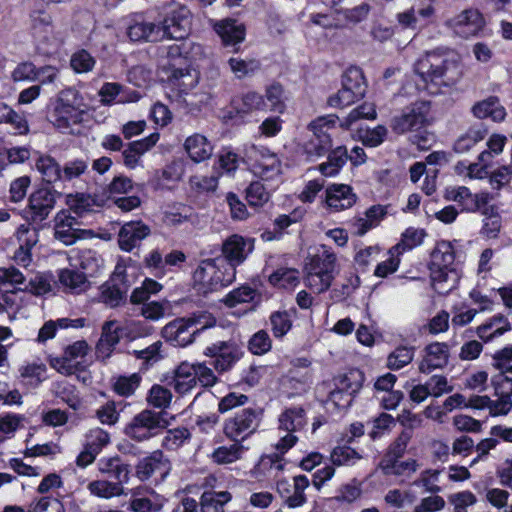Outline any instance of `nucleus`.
<instances>
[{"label": "nucleus", "mask_w": 512, "mask_h": 512, "mask_svg": "<svg viewBox=\"0 0 512 512\" xmlns=\"http://www.w3.org/2000/svg\"><path fill=\"white\" fill-rule=\"evenodd\" d=\"M414 72L428 86L436 91L441 87H452L462 78L459 60L442 51H431L417 59Z\"/></svg>", "instance_id": "nucleus-1"}, {"label": "nucleus", "mask_w": 512, "mask_h": 512, "mask_svg": "<svg viewBox=\"0 0 512 512\" xmlns=\"http://www.w3.org/2000/svg\"><path fill=\"white\" fill-rule=\"evenodd\" d=\"M88 111L81 93L74 88H66L58 93L53 110L54 125L60 130H66L71 125L83 122Z\"/></svg>", "instance_id": "nucleus-2"}, {"label": "nucleus", "mask_w": 512, "mask_h": 512, "mask_svg": "<svg viewBox=\"0 0 512 512\" xmlns=\"http://www.w3.org/2000/svg\"><path fill=\"white\" fill-rule=\"evenodd\" d=\"M335 263L336 256L327 250L309 257L304 266L306 286L317 294L327 291L334 279Z\"/></svg>", "instance_id": "nucleus-3"}, {"label": "nucleus", "mask_w": 512, "mask_h": 512, "mask_svg": "<svg viewBox=\"0 0 512 512\" xmlns=\"http://www.w3.org/2000/svg\"><path fill=\"white\" fill-rule=\"evenodd\" d=\"M167 426L168 421L162 412L145 409L132 418L124 432L132 440L141 442L156 436Z\"/></svg>", "instance_id": "nucleus-4"}, {"label": "nucleus", "mask_w": 512, "mask_h": 512, "mask_svg": "<svg viewBox=\"0 0 512 512\" xmlns=\"http://www.w3.org/2000/svg\"><path fill=\"white\" fill-rule=\"evenodd\" d=\"M337 120V116L328 115L317 118L309 125L311 135L303 144L304 153L309 161L325 155L331 149V137L324 127H333Z\"/></svg>", "instance_id": "nucleus-5"}, {"label": "nucleus", "mask_w": 512, "mask_h": 512, "mask_svg": "<svg viewBox=\"0 0 512 512\" xmlns=\"http://www.w3.org/2000/svg\"><path fill=\"white\" fill-rule=\"evenodd\" d=\"M235 276L236 269L233 266L221 270L214 259L203 260L194 272V280L202 285L204 293L228 286L235 280Z\"/></svg>", "instance_id": "nucleus-6"}, {"label": "nucleus", "mask_w": 512, "mask_h": 512, "mask_svg": "<svg viewBox=\"0 0 512 512\" xmlns=\"http://www.w3.org/2000/svg\"><path fill=\"white\" fill-rule=\"evenodd\" d=\"M430 106L425 101H417L391 119L390 127L398 135L419 132L428 126Z\"/></svg>", "instance_id": "nucleus-7"}, {"label": "nucleus", "mask_w": 512, "mask_h": 512, "mask_svg": "<svg viewBox=\"0 0 512 512\" xmlns=\"http://www.w3.org/2000/svg\"><path fill=\"white\" fill-rule=\"evenodd\" d=\"M130 287L125 270L116 267L109 280L100 286L99 301L110 308L119 307L127 302Z\"/></svg>", "instance_id": "nucleus-8"}, {"label": "nucleus", "mask_w": 512, "mask_h": 512, "mask_svg": "<svg viewBox=\"0 0 512 512\" xmlns=\"http://www.w3.org/2000/svg\"><path fill=\"white\" fill-rule=\"evenodd\" d=\"M260 421V413L246 408L225 420L223 432L231 440L239 442L256 431Z\"/></svg>", "instance_id": "nucleus-9"}, {"label": "nucleus", "mask_w": 512, "mask_h": 512, "mask_svg": "<svg viewBox=\"0 0 512 512\" xmlns=\"http://www.w3.org/2000/svg\"><path fill=\"white\" fill-rule=\"evenodd\" d=\"M61 195L49 187H41L31 193L28 199L29 219L34 223H41L47 219Z\"/></svg>", "instance_id": "nucleus-10"}, {"label": "nucleus", "mask_w": 512, "mask_h": 512, "mask_svg": "<svg viewBox=\"0 0 512 512\" xmlns=\"http://www.w3.org/2000/svg\"><path fill=\"white\" fill-rule=\"evenodd\" d=\"M212 358L209 365L219 373L228 371L240 359L241 352L238 345L232 341H220L208 346L204 352Z\"/></svg>", "instance_id": "nucleus-11"}, {"label": "nucleus", "mask_w": 512, "mask_h": 512, "mask_svg": "<svg viewBox=\"0 0 512 512\" xmlns=\"http://www.w3.org/2000/svg\"><path fill=\"white\" fill-rule=\"evenodd\" d=\"M191 19L190 10L185 6L177 5L164 19L161 27L162 35L166 34L175 40L185 39L190 33Z\"/></svg>", "instance_id": "nucleus-12"}, {"label": "nucleus", "mask_w": 512, "mask_h": 512, "mask_svg": "<svg viewBox=\"0 0 512 512\" xmlns=\"http://www.w3.org/2000/svg\"><path fill=\"white\" fill-rule=\"evenodd\" d=\"M177 60L176 63H165L162 66L167 81L183 90L193 88L198 82L197 72L191 68L189 60Z\"/></svg>", "instance_id": "nucleus-13"}, {"label": "nucleus", "mask_w": 512, "mask_h": 512, "mask_svg": "<svg viewBox=\"0 0 512 512\" xmlns=\"http://www.w3.org/2000/svg\"><path fill=\"white\" fill-rule=\"evenodd\" d=\"M75 217L71 216L69 211L61 210L55 217L54 236L65 245H72L77 239H80L89 231L79 229Z\"/></svg>", "instance_id": "nucleus-14"}, {"label": "nucleus", "mask_w": 512, "mask_h": 512, "mask_svg": "<svg viewBox=\"0 0 512 512\" xmlns=\"http://www.w3.org/2000/svg\"><path fill=\"white\" fill-rule=\"evenodd\" d=\"M446 25L459 36L467 38L476 35L482 29L484 20L477 10L468 9L448 19Z\"/></svg>", "instance_id": "nucleus-15"}, {"label": "nucleus", "mask_w": 512, "mask_h": 512, "mask_svg": "<svg viewBox=\"0 0 512 512\" xmlns=\"http://www.w3.org/2000/svg\"><path fill=\"white\" fill-rule=\"evenodd\" d=\"M170 469L169 460L162 451L156 450L138 462L136 465V476L141 481L148 480L155 473H159L161 478H164Z\"/></svg>", "instance_id": "nucleus-16"}, {"label": "nucleus", "mask_w": 512, "mask_h": 512, "mask_svg": "<svg viewBox=\"0 0 512 512\" xmlns=\"http://www.w3.org/2000/svg\"><path fill=\"white\" fill-rule=\"evenodd\" d=\"M425 355L419 364L421 373H430L435 369H442L449 362V347L445 343L435 342L424 349Z\"/></svg>", "instance_id": "nucleus-17"}, {"label": "nucleus", "mask_w": 512, "mask_h": 512, "mask_svg": "<svg viewBox=\"0 0 512 512\" xmlns=\"http://www.w3.org/2000/svg\"><path fill=\"white\" fill-rule=\"evenodd\" d=\"M150 234V228L141 221L125 223L119 231L118 243L123 251L130 252Z\"/></svg>", "instance_id": "nucleus-18"}, {"label": "nucleus", "mask_w": 512, "mask_h": 512, "mask_svg": "<svg viewBox=\"0 0 512 512\" xmlns=\"http://www.w3.org/2000/svg\"><path fill=\"white\" fill-rule=\"evenodd\" d=\"M164 333L171 341L184 347L193 342L194 336L199 333V329L194 328L193 322L188 317L178 318L164 327Z\"/></svg>", "instance_id": "nucleus-19"}, {"label": "nucleus", "mask_w": 512, "mask_h": 512, "mask_svg": "<svg viewBox=\"0 0 512 512\" xmlns=\"http://www.w3.org/2000/svg\"><path fill=\"white\" fill-rule=\"evenodd\" d=\"M309 486V480L304 475H298L293 478V492L290 493L288 481L281 480L277 483V489L286 504L291 508L302 506L306 502L305 489Z\"/></svg>", "instance_id": "nucleus-20"}, {"label": "nucleus", "mask_w": 512, "mask_h": 512, "mask_svg": "<svg viewBox=\"0 0 512 512\" xmlns=\"http://www.w3.org/2000/svg\"><path fill=\"white\" fill-rule=\"evenodd\" d=\"M326 204L334 211H341L352 207L356 202V195L352 188L345 184H333L326 189Z\"/></svg>", "instance_id": "nucleus-21"}, {"label": "nucleus", "mask_w": 512, "mask_h": 512, "mask_svg": "<svg viewBox=\"0 0 512 512\" xmlns=\"http://www.w3.org/2000/svg\"><path fill=\"white\" fill-rule=\"evenodd\" d=\"M429 269L432 286L437 293L445 295L456 287L460 275L455 267Z\"/></svg>", "instance_id": "nucleus-22"}, {"label": "nucleus", "mask_w": 512, "mask_h": 512, "mask_svg": "<svg viewBox=\"0 0 512 512\" xmlns=\"http://www.w3.org/2000/svg\"><path fill=\"white\" fill-rule=\"evenodd\" d=\"M251 248L246 251L245 239L237 234L228 237L222 244V254L228 261V266H236L241 264L247 257Z\"/></svg>", "instance_id": "nucleus-23"}, {"label": "nucleus", "mask_w": 512, "mask_h": 512, "mask_svg": "<svg viewBox=\"0 0 512 512\" xmlns=\"http://www.w3.org/2000/svg\"><path fill=\"white\" fill-rule=\"evenodd\" d=\"M471 112L478 119L491 118L495 122L504 120L506 116L505 108L500 104L496 96H489L475 103L471 108Z\"/></svg>", "instance_id": "nucleus-24"}, {"label": "nucleus", "mask_w": 512, "mask_h": 512, "mask_svg": "<svg viewBox=\"0 0 512 512\" xmlns=\"http://www.w3.org/2000/svg\"><path fill=\"white\" fill-rule=\"evenodd\" d=\"M170 385L179 394H186L197 385L195 368L193 364L181 363L175 370Z\"/></svg>", "instance_id": "nucleus-25"}, {"label": "nucleus", "mask_w": 512, "mask_h": 512, "mask_svg": "<svg viewBox=\"0 0 512 512\" xmlns=\"http://www.w3.org/2000/svg\"><path fill=\"white\" fill-rule=\"evenodd\" d=\"M99 471L107 476V480L119 482L121 486L129 479V465L123 463L119 457H112L99 462Z\"/></svg>", "instance_id": "nucleus-26"}, {"label": "nucleus", "mask_w": 512, "mask_h": 512, "mask_svg": "<svg viewBox=\"0 0 512 512\" xmlns=\"http://www.w3.org/2000/svg\"><path fill=\"white\" fill-rule=\"evenodd\" d=\"M127 35L133 42H156L162 37V29L152 22H135L128 27Z\"/></svg>", "instance_id": "nucleus-27"}, {"label": "nucleus", "mask_w": 512, "mask_h": 512, "mask_svg": "<svg viewBox=\"0 0 512 512\" xmlns=\"http://www.w3.org/2000/svg\"><path fill=\"white\" fill-rule=\"evenodd\" d=\"M364 380V373L361 370L350 369L345 373L335 376L333 383L334 386L341 391L347 392L353 398L362 388Z\"/></svg>", "instance_id": "nucleus-28"}, {"label": "nucleus", "mask_w": 512, "mask_h": 512, "mask_svg": "<svg viewBox=\"0 0 512 512\" xmlns=\"http://www.w3.org/2000/svg\"><path fill=\"white\" fill-rule=\"evenodd\" d=\"M60 284L70 293L80 294L90 287L84 272L74 269H62L58 275Z\"/></svg>", "instance_id": "nucleus-29"}, {"label": "nucleus", "mask_w": 512, "mask_h": 512, "mask_svg": "<svg viewBox=\"0 0 512 512\" xmlns=\"http://www.w3.org/2000/svg\"><path fill=\"white\" fill-rule=\"evenodd\" d=\"M66 204L70 211L78 216H83L93 211L94 207L102 206V199L96 195L85 193L68 194L66 196Z\"/></svg>", "instance_id": "nucleus-30"}, {"label": "nucleus", "mask_w": 512, "mask_h": 512, "mask_svg": "<svg viewBox=\"0 0 512 512\" xmlns=\"http://www.w3.org/2000/svg\"><path fill=\"white\" fill-rule=\"evenodd\" d=\"M215 31L225 45H235L244 40L245 28L235 20L226 19L215 25Z\"/></svg>", "instance_id": "nucleus-31"}, {"label": "nucleus", "mask_w": 512, "mask_h": 512, "mask_svg": "<svg viewBox=\"0 0 512 512\" xmlns=\"http://www.w3.org/2000/svg\"><path fill=\"white\" fill-rule=\"evenodd\" d=\"M185 149L190 158L195 162L208 159L212 154V146L206 137L201 134H194L185 141Z\"/></svg>", "instance_id": "nucleus-32"}, {"label": "nucleus", "mask_w": 512, "mask_h": 512, "mask_svg": "<svg viewBox=\"0 0 512 512\" xmlns=\"http://www.w3.org/2000/svg\"><path fill=\"white\" fill-rule=\"evenodd\" d=\"M511 329L508 319L499 314L490 319L489 322L477 328L478 336L484 341L488 342L496 336H500L506 331Z\"/></svg>", "instance_id": "nucleus-33"}, {"label": "nucleus", "mask_w": 512, "mask_h": 512, "mask_svg": "<svg viewBox=\"0 0 512 512\" xmlns=\"http://www.w3.org/2000/svg\"><path fill=\"white\" fill-rule=\"evenodd\" d=\"M454 261L455 251L452 244L448 241H440L431 253L429 267L452 268L454 267Z\"/></svg>", "instance_id": "nucleus-34"}, {"label": "nucleus", "mask_w": 512, "mask_h": 512, "mask_svg": "<svg viewBox=\"0 0 512 512\" xmlns=\"http://www.w3.org/2000/svg\"><path fill=\"white\" fill-rule=\"evenodd\" d=\"M231 500L227 491H206L200 499L201 512H224V505Z\"/></svg>", "instance_id": "nucleus-35"}, {"label": "nucleus", "mask_w": 512, "mask_h": 512, "mask_svg": "<svg viewBox=\"0 0 512 512\" xmlns=\"http://www.w3.org/2000/svg\"><path fill=\"white\" fill-rule=\"evenodd\" d=\"M30 229L28 226L21 225L17 230V238L21 242L20 247L15 252L14 259L18 264L27 266L31 260L30 249L36 243V239L27 237Z\"/></svg>", "instance_id": "nucleus-36"}, {"label": "nucleus", "mask_w": 512, "mask_h": 512, "mask_svg": "<svg viewBox=\"0 0 512 512\" xmlns=\"http://www.w3.org/2000/svg\"><path fill=\"white\" fill-rule=\"evenodd\" d=\"M387 207L382 205H374L370 207L366 213L365 218H359L357 220L356 226L358 228L357 233L359 235H364L368 230L377 226L380 221L387 214Z\"/></svg>", "instance_id": "nucleus-37"}, {"label": "nucleus", "mask_w": 512, "mask_h": 512, "mask_svg": "<svg viewBox=\"0 0 512 512\" xmlns=\"http://www.w3.org/2000/svg\"><path fill=\"white\" fill-rule=\"evenodd\" d=\"M37 170L42 174L43 179L51 184L62 178V170L59 163L51 156H41L36 162Z\"/></svg>", "instance_id": "nucleus-38"}, {"label": "nucleus", "mask_w": 512, "mask_h": 512, "mask_svg": "<svg viewBox=\"0 0 512 512\" xmlns=\"http://www.w3.org/2000/svg\"><path fill=\"white\" fill-rule=\"evenodd\" d=\"M342 87L356 95H365L366 83L362 70L358 67L348 68L342 77Z\"/></svg>", "instance_id": "nucleus-39"}, {"label": "nucleus", "mask_w": 512, "mask_h": 512, "mask_svg": "<svg viewBox=\"0 0 512 512\" xmlns=\"http://www.w3.org/2000/svg\"><path fill=\"white\" fill-rule=\"evenodd\" d=\"M348 159L347 149L337 147L328 156V161L319 165V171L325 176H333L346 163Z\"/></svg>", "instance_id": "nucleus-40"}, {"label": "nucleus", "mask_w": 512, "mask_h": 512, "mask_svg": "<svg viewBox=\"0 0 512 512\" xmlns=\"http://www.w3.org/2000/svg\"><path fill=\"white\" fill-rule=\"evenodd\" d=\"M119 329L116 326L115 321L105 322L102 327V335L97 344V350L99 352H109L118 344L120 340Z\"/></svg>", "instance_id": "nucleus-41"}, {"label": "nucleus", "mask_w": 512, "mask_h": 512, "mask_svg": "<svg viewBox=\"0 0 512 512\" xmlns=\"http://www.w3.org/2000/svg\"><path fill=\"white\" fill-rule=\"evenodd\" d=\"M304 410L302 408H291L286 410L279 419L280 429L288 432H295L305 425Z\"/></svg>", "instance_id": "nucleus-42"}, {"label": "nucleus", "mask_w": 512, "mask_h": 512, "mask_svg": "<svg viewBox=\"0 0 512 512\" xmlns=\"http://www.w3.org/2000/svg\"><path fill=\"white\" fill-rule=\"evenodd\" d=\"M90 492L98 497L111 498L120 496L124 492L123 486L119 482L109 480H96L88 485Z\"/></svg>", "instance_id": "nucleus-43"}, {"label": "nucleus", "mask_w": 512, "mask_h": 512, "mask_svg": "<svg viewBox=\"0 0 512 512\" xmlns=\"http://www.w3.org/2000/svg\"><path fill=\"white\" fill-rule=\"evenodd\" d=\"M487 131L481 128H470L464 135L460 136L455 144L454 151L456 153H465L469 151L477 142L484 139Z\"/></svg>", "instance_id": "nucleus-44"}, {"label": "nucleus", "mask_w": 512, "mask_h": 512, "mask_svg": "<svg viewBox=\"0 0 512 512\" xmlns=\"http://www.w3.org/2000/svg\"><path fill=\"white\" fill-rule=\"evenodd\" d=\"M244 446L235 442L230 446H221L214 450L212 459L217 464H229L240 459Z\"/></svg>", "instance_id": "nucleus-45"}, {"label": "nucleus", "mask_w": 512, "mask_h": 512, "mask_svg": "<svg viewBox=\"0 0 512 512\" xmlns=\"http://www.w3.org/2000/svg\"><path fill=\"white\" fill-rule=\"evenodd\" d=\"M445 199L448 201H454L462 206V210L468 212H474V203L472 199V193L465 186H459L454 188H448L445 191Z\"/></svg>", "instance_id": "nucleus-46"}, {"label": "nucleus", "mask_w": 512, "mask_h": 512, "mask_svg": "<svg viewBox=\"0 0 512 512\" xmlns=\"http://www.w3.org/2000/svg\"><path fill=\"white\" fill-rule=\"evenodd\" d=\"M414 347L399 346L392 351L387 358V367L391 370H399L408 365L414 358Z\"/></svg>", "instance_id": "nucleus-47"}, {"label": "nucleus", "mask_w": 512, "mask_h": 512, "mask_svg": "<svg viewBox=\"0 0 512 512\" xmlns=\"http://www.w3.org/2000/svg\"><path fill=\"white\" fill-rule=\"evenodd\" d=\"M141 382V376L133 373L130 376H119L113 383V390L120 396L129 397L133 395Z\"/></svg>", "instance_id": "nucleus-48"}, {"label": "nucleus", "mask_w": 512, "mask_h": 512, "mask_svg": "<svg viewBox=\"0 0 512 512\" xmlns=\"http://www.w3.org/2000/svg\"><path fill=\"white\" fill-rule=\"evenodd\" d=\"M162 286L152 279H145L140 287L133 290L130 296L132 304H141L147 301L151 294H156L161 290Z\"/></svg>", "instance_id": "nucleus-49"}, {"label": "nucleus", "mask_w": 512, "mask_h": 512, "mask_svg": "<svg viewBox=\"0 0 512 512\" xmlns=\"http://www.w3.org/2000/svg\"><path fill=\"white\" fill-rule=\"evenodd\" d=\"M257 295V291L249 286H241L232 290L225 299L224 304L227 307H235L238 304L253 301Z\"/></svg>", "instance_id": "nucleus-50"}, {"label": "nucleus", "mask_w": 512, "mask_h": 512, "mask_svg": "<svg viewBox=\"0 0 512 512\" xmlns=\"http://www.w3.org/2000/svg\"><path fill=\"white\" fill-rule=\"evenodd\" d=\"M330 458L333 465L341 466L355 464L362 456L351 447L338 446L333 449Z\"/></svg>", "instance_id": "nucleus-51"}, {"label": "nucleus", "mask_w": 512, "mask_h": 512, "mask_svg": "<svg viewBox=\"0 0 512 512\" xmlns=\"http://www.w3.org/2000/svg\"><path fill=\"white\" fill-rule=\"evenodd\" d=\"M269 198V192L260 181L252 182L246 189V199L251 206H262Z\"/></svg>", "instance_id": "nucleus-52"}, {"label": "nucleus", "mask_w": 512, "mask_h": 512, "mask_svg": "<svg viewBox=\"0 0 512 512\" xmlns=\"http://www.w3.org/2000/svg\"><path fill=\"white\" fill-rule=\"evenodd\" d=\"M272 340L265 330H259L249 340L248 348L254 355H263L270 351Z\"/></svg>", "instance_id": "nucleus-53"}, {"label": "nucleus", "mask_w": 512, "mask_h": 512, "mask_svg": "<svg viewBox=\"0 0 512 512\" xmlns=\"http://www.w3.org/2000/svg\"><path fill=\"white\" fill-rule=\"evenodd\" d=\"M266 103L261 95L255 92H248L241 98V104L236 106L238 113L248 114L252 111L262 110Z\"/></svg>", "instance_id": "nucleus-54"}, {"label": "nucleus", "mask_w": 512, "mask_h": 512, "mask_svg": "<svg viewBox=\"0 0 512 512\" xmlns=\"http://www.w3.org/2000/svg\"><path fill=\"white\" fill-rule=\"evenodd\" d=\"M172 394L169 389L161 385H153L149 391L147 401L156 408H166L169 406Z\"/></svg>", "instance_id": "nucleus-55"}, {"label": "nucleus", "mask_w": 512, "mask_h": 512, "mask_svg": "<svg viewBox=\"0 0 512 512\" xmlns=\"http://www.w3.org/2000/svg\"><path fill=\"white\" fill-rule=\"evenodd\" d=\"M298 272L293 269H279L269 277V282L274 286L288 288L296 285L298 282Z\"/></svg>", "instance_id": "nucleus-56"}, {"label": "nucleus", "mask_w": 512, "mask_h": 512, "mask_svg": "<svg viewBox=\"0 0 512 512\" xmlns=\"http://www.w3.org/2000/svg\"><path fill=\"white\" fill-rule=\"evenodd\" d=\"M280 161L275 154L263 156L262 160L258 161L257 168L260 169L259 173L262 178H272L280 174Z\"/></svg>", "instance_id": "nucleus-57"}, {"label": "nucleus", "mask_w": 512, "mask_h": 512, "mask_svg": "<svg viewBox=\"0 0 512 512\" xmlns=\"http://www.w3.org/2000/svg\"><path fill=\"white\" fill-rule=\"evenodd\" d=\"M228 63L232 72L238 78H243L249 74L254 73L259 69L260 66L259 62L254 59L246 61L239 58H230Z\"/></svg>", "instance_id": "nucleus-58"}, {"label": "nucleus", "mask_w": 512, "mask_h": 512, "mask_svg": "<svg viewBox=\"0 0 512 512\" xmlns=\"http://www.w3.org/2000/svg\"><path fill=\"white\" fill-rule=\"evenodd\" d=\"M284 91L281 85L273 84L266 90V99L271 111L282 113L285 109Z\"/></svg>", "instance_id": "nucleus-59"}, {"label": "nucleus", "mask_w": 512, "mask_h": 512, "mask_svg": "<svg viewBox=\"0 0 512 512\" xmlns=\"http://www.w3.org/2000/svg\"><path fill=\"white\" fill-rule=\"evenodd\" d=\"M70 65L75 72L85 73L93 69L95 60L87 51L81 50L71 57Z\"/></svg>", "instance_id": "nucleus-60"}, {"label": "nucleus", "mask_w": 512, "mask_h": 512, "mask_svg": "<svg viewBox=\"0 0 512 512\" xmlns=\"http://www.w3.org/2000/svg\"><path fill=\"white\" fill-rule=\"evenodd\" d=\"M370 8L368 3H362L350 9L339 10L337 14L342 15L347 23L357 24L367 18Z\"/></svg>", "instance_id": "nucleus-61"}, {"label": "nucleus", "mask_w": 512, "mask_h": 512, "mask_svg": "<svg viewBox=\"0 0 512 512\" xmlns=\"http://www.w3.org/2000/svg\"><path fill=\"white\" fill-rule=\"evenodd\" d=\"M272 331L275 337H283L291 328V321L287 312H274L270 316Z\"/></svg>", "instance_id": "nucleus-62"}, {"label": "nucleus", "mask_w": 512, "mask_h": 512, "mask_svg": "<svg viewBox=\"0 0 512 512\" xmlns=\"http://www.w3.org/2000/svg\"><path fill=\"white\" fill-rule=\"evenodd\" d=\"M450 504L454 506V512H467L466 508L476 503V496L470 491L451 494L448 497Z\"/></svg>", "instance_id": "nucleus-63"}, {"label": "nucleus", "mask_w": 512, "mask_h": 512, "mask_svg": "<svg viewBox=\"0 0 512 512\" xmlns=\"http://www.w3.org/2000/svg\"><path fill=\"white\" fill-rule=\"evenodd\" d=\"M492 365L502 374L512 372V345L497 351L493 355Z\"/></svg>", "instance_id": "nucleus-64"}]
</instances>
